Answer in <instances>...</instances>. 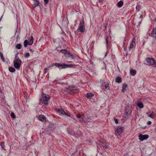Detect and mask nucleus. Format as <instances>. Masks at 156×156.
I'll return each instance as SVG.
<instances>
[{"label": "nucleus", "mask_w": 156, "mask_h": 156, "mask_svg": "<svg viewBox=\"0 0 156 156\" xmlns=\"http://www.w3.org/2000/svg\"><path fill=\"white\" fill-rule=\"evenodd\" d=\"M49 99L50 97L49 95L42 94V97L40 99V102L43 104L47 105Z\"/></svg>", "instance_id": "nucleus-1"}, {"label": "nucleus", "mask_w": 156, "mask_h": 156, "mask_svg": "<svg viewBox=\"0 0 156 156\" xmlns=\"http://www.w3.org/2000/svg\"><path fill=\"white\" fill-rule=\"evenodd\" d=\"M85 27L84 26V21L83 20L80 21L79 26L78 29L77 31L82 33L84 32Z\"/></svg>", "instance_id": "nucleus-2"}, {"label": "nucleus", "mask_w": 156, "mask_h": 156, "mask_svg": "<svg viewBox=\"0 0 156 156\" xmlns=\"http://www.w3.org/2000/svg\"><path fill=\"white\" fill-rule=\"evenodd\" d=\"M14 66L16 69H18L20 67L22 62L20 59L17 58L14 61Z\"/></svg>", "instance_id": "nucleus-3"}, {"label": "nucleus", "mask_w": 156, "mask_h": 156, "mask_svg": "<svg viewBox=\"0 0 156 156\" xmlns=\"http://www.w3.org/2000/svg\"><path fill=\"white\" fill-rule=\"evenodd\" d=\"M146 61L148 65H153L155 63L154 60L152 58H147L146 59Z\"/></svg>", "instance_id": "nucleus-4"}, {"label": "nucleus", "mask_w": 156, "mask_h": 156, "mask_svg": "<svg viewBox=\"0 0 156 156\" xmlns=\"http://www.w3.org/2000/svg\"><path fill=\"white\" fill-rule=\"evenodd\" d=\"M68 89L72 93H75L77 92L79 90L75 86H69Z\"/></svg>", "instance_id": "nucleus-5"}, {"label": "nucleus", "mask_w": 156, "mask_h": 156, "mask_svg": "<svg viewBox=\"0 0 156 156\" xmlns=\"http://www.w3.org/2000/svg\"><path fill=\"white\" fill-rule=\"evenodd\" d=\"M132 102H129L128 103V105L126 106V108L125 109V111H132L131 109L132 108Z\"/></svg>", "instance_id": "nucleus-6"}, {"label": "nucleus", "mask_w": 156, "mask_h": 156, "mask_svg": "<svg viewBox=\"0 0 156 156\" xmlns=\"http://www.w3.org/2000/svg\"><path fill=\"white\" fill-rule=\"evenodd\" d=\"M148 137L149 136L147 135H143L140 134L139 136V139L141 141L147 139Z\"/></svg>", "instance_id": "nucleus-7"}, {"label": "nucleus", "mask_w": 156, "mask_h": 156, "mask_svg": "<svg viewBox=\"0 0 156 156\" xmlns=\"http://www.w3.org/2000/svg\"><path fill=\"white\" fill-rule=\"evenodd\" d=\"M150 36L153 37L155 39L156 38V28H153L151 34H150Z\"/></svg>", "instance_id": "nucleus-8"}, {"label": "nucleus", "mask_w": 156, "mask_h": 156, "mask_svg": "<svg viewBox=\"0 0 156 156\" xmlns=\"http://www.w3.org/2000/svg\"><path fill=\"white\" fill-rule=\"evenodd\" d=\"M65 55V56L66 57H71L72 59L74 58L73 54L72 53H70L69 51H68V52H67Z\"/></svg>", "instance_id": "nucleus-9"}, {"label": "nucleus", "mask_w": 156, "mask_h": 156, "mask_svg": "<svg viewBox=\"0 0 156 156\" xmlns=\"http://www.w3.org/2000/svg\"><path fill=\"white\" fill-rule=\"evenodd\" d=\"M132 111H125V114L124 115V118L126 119H128L129 117L131 115Z\"/></svg>", "instance_id": "nucleus-10"}, {"label": "nucleus", "mask_w": 156, "mask_h": 156, "mask_svg": "<svg viewBox=\"0 0 156 156\" xmlns=\"http://www.w3.org/2000/svg\"><path fill=\"white\" fill-rule=\"evenodd\" d=\"M38 119L39 120H41L42 122L46 121V118L43 115H40L38 117Z\"/></svg>", "instance_id": "nucleus-11"}, {"label": "nucleus", "mask_w": 156, "mask_h": 156, "mask_svg": "<svg viewBox=\"0 0 156 156\" xmlns=\"http://www.w3.org/2000/svg\"><path fill=\"white\" fill-rule=\"evenodd\" d=\"M34 40V39L33 37L32 36L29 38V40L28 41L29 43V45H31L33 44Z\"/></svg>", "instance_id": "nucleus-12"}, {"label": "nucleus", "mask_w": 156, "mask_h": 156, "mask_svg": "<svg viewBox=\"0 0 156 156\" xmlns=\"http://www.w3.org/2000/svg\"><path fill=\"white\" fill-rule=\"evenodd\" d=\"M135 45V42L133 40L132 41L130 45L129 48V50L130 51L131 49H133V48L134 47Z\"/></svg>", "instance_id": "nucleus-13"}, {"label": "nucleus", "mask_w": 156, "mask_h": 156, "mask_svg": "<svg viewBox=\"0 0 156 156\" xmlns=\"http://www.w3.org/2000/svg\"><path fill=\"white\" fill-rule=\"evenodd\" d=\"M86 116L84 114H82L81 115V119H79V121L80 122H82V120L85 121V119L86 118Z\"/></svg>", "instance_id": "nucleus-14"}, {"label": "nucleus", "mask_w": 156, "mask_h": 156, "mask_svg": "<svg viewBox=\"0 0 156 156\" xmlns=\"http://www.w3.org/2000/svg\"><path fill=\"white\" fill-rule=\"evenodd\" d=\"M122 79L120 77H117L115 79V82L116 83H120L122 82Z\"/></svg>", "instance_id": "nucleus-15"}, {"label": "nucleus", "mask_w": 156, "mask_h": 156, "mask_svg": "<svg viewBox=\"0 0 156 156\" xmlns=\"http://www.w3.org/2000/svg\"><path fill=\"white\" fill-rule=\"evenodd\" d=\"M130 74L131 75L134 76L136 74V71L135 70L132 69L130 70Z\"/></svg>", "instance_id": "nucleus-16"}, {"label": "nucleus", "mask_w": 156, "mask_h": 156, "mask_svg": "<svg viewBox=\"0 0 156 156\" xmlns=\"http://www.w3.org/2000/svg\"><path fill=\"white\" fill-rule=\"evenodd\" d=\"M57 111L61 115H63L66 114V113L63 110L57 109Z\"/></svg>", "instance_id": "nucleus-17"}, {"label": "nucleus", "mask_w": 156, "mask_h": 156, "mask_svg": "<svg viewBox=\"0 0 156 156\" xmlns=\"http://www.w3.org/2000/svg\"><path fill=\"white\" fill-rule=\"evenodd\" d=\"M116 131L119 134L122 133V129L121 127H120L117 129Z\"/></svg>", "instance_id": "nucleus-18"}, {"label": "nucleus", "mask_w": 156, "mask_h": 156, "mask_svg": "<svg viewBox=\"0 0 156 156\" xmlns=\"http://www.w3.org/2000/svg\"><path fill=\"white\" fill-rule=\"evenodd\" d=\"M137 105L140 108H143V105L141 102H138L137 104Z\"/></svg>", "instance_id": "nucleus-19"}, {"label": "nucleus", "mask_w": 156, "mask_h": 156, "mask_svg": "<svg viewBox=\"0 0 156 156\" xmlns=\"http://www.w3.org/2000/svg\"><path fill=\"white\" fill-rule=\"evenodd\" d=\"M100 145H101V147H101V148L103 149H105V148H106L108 146V145H105L104 143H101V142L100 143Z\"/></svg>", "instance_id": "nucleus-20"}, {"label": "nucleus", "mask_w": 156, "mask_h": 156, "mask_svg": "<svg viewBox=\"0 0 156 156\" xmlns=\"http://www.w3.org/2000/svg\"><path fill=\"white\" fill-rule=\"evenodd\" d=\"M123 4V2L122 1H120L117 3L118 6L119 7H121Z\"/></svg>", "instance_id": "nucleus-21"}, {"label": "nucleus", "mask_w": 156, "mask_h": 156, "mask_svg": "<svg viewBox=\"0 0 156 156\" xmlns=\"http://www.w3.org/2000/svg\"><path fill=\"white\" fill-rule=\"evenodd\" d=\"M94 96V94L92 93H87L86 94L87 97L89 98H92V96Z\"/></svg>", "instance_id": "nucleus-22"}, {"label": "nucleus", "mask_w": 156, "mask_h": 156, "mask_svg": "<svg viewBox=\"0 0 156 156\" xmlns=\"http://www.w3.org/2000/svg\"><path fill=\"white\" fill-rule=\"evenodd\" d=\"M126 87H127V85L126 84H124L122 86V92H124L125 91Z\"/></svg>", "instance_id": "nucleus-23"}, {"label": "nucleus", "mask_w": 156, "mask_h": 156, "mask_svg": "<svg viewBox=\"0 0 156 156\" xmlns=\"http://www.w3.org/2000/svg\"><path fill=\"white\" fill-rule=\"evenodd\" d=\"M108 37L107 35H106L105 37V40L106 42V44L107 46L108 45Z\"/></svg>", "instance_id": "nucleus-24"}, {"label": "nucleus", "mask_w": 156, "mask_h": 156, "mask_svg": "<svg viewBox=\"0 0 156 156\" xmlns=\"http://www.w3.org/2000/svg\"><path fill=\"white\" fill-rule=\"evenodd\" d=\"M29 42L27 40L24 41V45L25 47H26L28 44L29 45Z\"/></svg>", "instance_id": "nucleus-25"}, {"label": "nucleus", "mask_w": 156, "mask_h": 156, "mask_svg": "<svg viewBox=\"0 0 156 156\" xmlns=\"http://www.w3.org/2000/svg\"><path fill=\"white\" fill-rule=\"evenodd\" d=\"M9 70L11 72H14L15 71V69L12 67H10L9 69Z\"/></svg>", "instance_id": "nucleus-26"}, {"label": "nucleus", "mask_w": 156, "mask_h": 156, "mask_svg": "<svg viewBox=\"0 0 156 156\" xmlns=\"http://www.w3.org/2000/svg\"><path fill=\"white\" fill-rule=\"evenodd\" d=\"M68 51L66 49H62L60 51L65 55H66L67 52H68Z\"/></svg>", "instance_id": "nucleus-27"}, {"label": "nucleus", "mask_w": 156, "mask_h": 156, "mask_svg": "<svg viewBox=\"0 0 156 156\" xmlns=\"http://www.w3.org/2000/svg\"><path fill=\"white\" fill-rule=\"evenodd\" d=\"M16 48L19 49H20L22 47V45L20 44H17L16 46Z\"/></svg>", "instance_id": "nucleus-28"}, {"label": "nucleus", "mask_w": 156, "mask_h": 156, "mask_svg": "<svg viewBox=\"0 0 156 156\" xmlns=\"http://www.w3.org/2000/svg\"><path fill=\"white\" fill-rule=\"evenodd\" d=\"M55 66L58 67L59 68L62 67V65L59 63H55L54 64Z\"/></svg>", "instance_id": "nucleus-29"}, {"label": "nucleus", "mask_w": 156, "mask_h": 156, "mask_svg": "<svg viewBox=\"0 0 156 156\" xmlns=\"http://www.w3.org/2000/svg\"><path fill=\"white\" fill-rule=\"evenodd\" d=\"M4 142H2L1 143H0V145H1L2 149H4L5 146V145H4Z\"/></svg>", "instance_id": "nucleus-30"}, {"label": "nucleus", "mask_w": 156, "mask_h": 156, "mask_svg": "<svg viewBox=\"0 0 156 156\" xmlns=\"http://www.w3.org/2000/svg\"><path fill=\"white\" fill-rule=\"evenodd\" d=\"M0 56L1 58V59L4 62H5V60L4 59V56H3V54L2 53H0Z\"/></svg>", "instance_id": "nucleus-31"}, {"label": "nucleus", "mask_w": 156, "mask_h": 156, "mask_svg": "<svg viewBox=\"0 0 156 156\" xmlns=\"http://www.w3.org/2000/svg\"><path fill=\"white\" fill-rule=\"evenodd\" d=\"M25 58H27L30 56V54L29 52L26 53L24 55Z\"/></svg>", "instance_id": "nucleus-32"}, {"label": "nucleus", "mask_w": 156, "mask_h": 156, "mask_svg": "<svg viewBox=\"0 0 156 156\" xmlns=\"http://www.w3.org/2000/svg\"><path fill=\"white\" fill-rule=\"evenodd\" d=\"M67 67H68V65L67 64H64L63 65H62V68H65Z\"/></svg>", "instance_id": "nucleus-33"}, {"label": "nucleus", "mask_w": 156, "mask_h": 156, "mask_svg": "<svg viewBox=\"0 0 156 156\" xmlns=\"http://www.w3.org/2000/svg\"><path fill=\"white\" fill-rule=\"evenodd\" d=\"M11 116L12 118H16V116H15V115L13 113H12V112L11 113Z\"/></svg>", "instance_id": "nucleus-34"}, {"label": "nucleus", "mask_w": 156, "mask_h": 156, "mask_svg": "<svg viewBox=\"0 0 156 156\" xmlns=\"http://www.w3.org/2000/svg\"><path fill=\"white\" fill-rule=\"evenodd\" d=\"M141 8V6L140 5H137L136 6V9L138 11L140 10V9Z\"/></svg>", "instance_id": "nucleus-35"}, {"label": "nucleus", "mask_w": 156, "mask_h": 156, "mask_svg": "<svg viewBox=\"0 0 156 156\" xmlns=\"http://www.w3.org/2000/svg\"><path fill=\"white\" fill-rule=\"evenodd\" d=\"M148 117H150L151 118H153L154 117V115L153 114L151 113L149 115H148Z\"/></svg>", "instance_id": "nucleus-36"}, {"label": "nucleus", "mask_w": 156, "mask_h": 156, "mask_svg": "<svg viewBox=\"0 0 156 156\" xmlns=\"http://www.w3.org/2000/svg\"><path fill=\"white\" fill-rule=\"evenodd\" d=\"M44 2L45 5L47 4L48 3L49 0H44Z\"/></svg>", "instance_id": "nucleus-37"}, {"label": "nucleus", "mask_w": 156, "mask_h": 156, "mask_svg": "<svg viewBox=\"0 0 156 156\" xmlns=\"http://www.w3.org/2000/svg\"><path fill=\"white\" fill-rule=\"evenodd\" d=\"M76 117L78 119H81V115L78 114L77 115Z\"/></svg>", "instance_id": "nucleus-38"}, {"label": "nucleus", "mask_w": 156, "mask_h": 156, "mask_svg": "<svg viewBox=\"0 0 156 156\" xmlns=\"http://www.w3.org/2000/svg\"><path fill=\"white\" fill-rule=\"evenodd\" d=\"M114 120L116 124H118V121L117 119H114Z\"/></svg>", "instance_id": "nucleus-39"}, {"label": "nucleus", "mask_w": 156, "mask_h": 156, "mask_svg": "<svg viewBox=\"0 0 156 156\" xmlns=\"http://www.w3.org/2000/svg\"><path fill=\"white\" fill-rule=\"evenodd\" d=\"M151 122L150 121H148L147 122V124L149 125H151Z\"/></svg>", "instance_id": "nucleus-40"}, {"label": "nucleus", "mask_w": 156, "mask_h": 156, "mask_svg": "<svg viewBox=\"0 0 156 156\" xmlns=\"http://www.w3.org/2000/svg\"><path fill=\"white\" fill-rule=\"evenodd\" d=\"M72 65H68V67H71L72 66Z\"/></svg>", "instance_id": "nucleus-41"}, {"label": "nucleus", "mask_w": 156, "mask_h": 156, "mask_svg": "<svg viewBox=\"0 0 156 156\" xmlns=\"http://www.w3.org/2000/svg\"><path fill=\"white\" fill-rule=\"evenodd\" d=\"M47 70L48 69L47 68H45L44 69V73H46Z\"/></svg>", "instance_id": "nucleus-42"}, {"label": "nucleus", "mask_w": 156, "mask_h": 156, "mask_svg": "<svg viewBox=\"0 0 156 156\" xmlns=\"http://www.w3.org/2000/svg\"><path fill=\"white\" fill-rule=\"evenodd\" d=\"M105 89L107 88V87H108V85H105Z\"/></svg>", "instance_id": "nucleus-43"}, {"label": "nucleus", "mask_w": 156, "mask_h": 156, "mask_svg": "<svg viewBox=\"0 0 156 156\" xmlns=\"http://www.w3.org/2000/svg\"><path fill=\"white\" fill-rule=\"evenodd\" d=\"M143 16L142 15H141L140 17V18L141 19L143 18Z\"/></svg>", "instance_id": "nucleus-44"}, {"label": "nucleus", "mask_w": 156, "mask_h": 156, "mask_svg": "<svg viewBox=\"0 0 156 156\" xmlns=\"http://www.w3.org/2000/svg\"><path fill=\"white\" fill-rule=\"evenodd\" d=\"M30 51H31L32 52H33V51L31 49H30Z\"/></svg>", "instance_id": "nucleus-45"}, {"label": "nucleus", "mask_w": 156, "mask_h": 156, "mask_svg": "<svg viewBox=\"0 0 156 156\" xmlns=\"http://www.w3.org/2000/svg\"><path fill=\"white\" fill-rule=\"evenodd\" d=\"M64 115H66V116H70V115L69 114H66H66H65Z\"/></svg>", "instance_id": "nucleus-46"}, {"label": "nucleus", "mask_w": 156, "mask_h": 156, "mask_svg": "<svg viewBox=\"0 0 156 156\" xmlns=\"http://www.w3.org/2000/svg\"><path fill=\"white\" fill-rule=\"evenodd\" d=\"M149 112H147L146 113V114L147 115V116H148V115H149Z\"/></svg>", "instance_id": "nucleus-47"}, {"label": "nucleus", "mask_w": 156, "mask_h": 156, "mask_svg": "<svg viewBox=\"0 0 156 156\" xmlns=\"http://www.w3.org/2000/svg\"><path fill=\"white\" fill-rule=\"evenodd\" d=\"M17 54H16V55H15V58H16V57H17Z\"/></svg>", "instance_id": "nucleus-48"}, {"label": "nucleus", "mask_w": 156, "mask_h": 156, "mask_svg": "<svg viewBox=\"0 0 156 156\" xmlns=\"http://www.w3.org/2000/svg\"><path fill=\"white\" fill-rule=\"evenodd\" d=\"M154 20L156 21V18H154Z\"/></svg>", "instance_id": "nucleus-49"}]
</instances>
